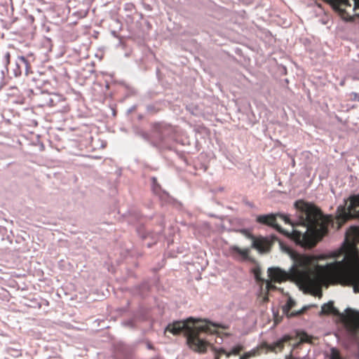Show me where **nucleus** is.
<instances>
[{
  "instance_id": "nucleus-5",
  "label": "nucleus",
  "mask_w": 359,
  "mask_h": 359,
  "mask_svg": "<svg viewBox=\"0 0 359 359\" xmlns=\"http://www.w3.org/2000/svg\"><path fill=\"white\" fill-rule=\"evenodd\" d=\"M333 314L339 316L346 328L350 332H355L359 329V311L346 309V314L340 313L334 306L333 302L330 301L321 306L320 315Z\"/></svg>"
},
{
  "instance_id": "nucleus-4",
  "label": "nucleus",
  "mask_w": 359,
  "mask_h": 359,
  "mask_svg": "<svg viewBox=\"0 0 359 359\" xmlns=\"http://www.w3.org/2000/svg\"><path fill=\"white\" fill-rule=\"evenodd\" d=\"M292 337L290 335H285L282 339L278 340L276 342L269 344L266 342H263L259 346L252 350L244 352L245 346L242 344H236L229 349L220 348L215 350L216 356L215 359H218L222 355L226 358L231 356H240L239 359H249L252 357L258 356L261 353L274 352L278 353L282 351L285 345L290 344Z\"/></svg>"
},
{
  "instance_id": "nucleus-3",
  "label": "nucleus",
  "mask_w": 359,
  "mask_h": 359,
  "mask_svg": "<svg viewBox=\"0 0 359 359\" xmlns=\"http://www.w3.org/2000/svg\"><path fill=\"white\" fill-rule=\"evenodd\" d=\"M219 327L226 328L209 321L194 322L192 318H189L186 321H175L168 324L165 332L175 335L184 332L189 346L194 351L203 353L211 344V339L206 338L205 335L210 337L217 334Z\"/></svg>"
},
{
  "instance_id": "nucleus-20",
  "label": "nucleus",
  "mask_w": 359,
  "mask_h": 359,
  "mask_svg": "<svg viewBox=\"0 0 359 359\" xmlns=\"http://www.w3.org/2000/svg\"><path fill=\"white\" fill-rule=\"evenodd\" d=\"M351 96L353 100L359 102V93H352Z\"/></svg>"
},
{
  "instance_id": "nucleus-23",
  "label": "nucleus",
  "mask_w": 359,
  "mask_h": 359,
  "mask_svg": "<svg viewBox=\"0 0 359 359\" xmlns=\"http://www.w3.org/2000/svg\"><path fill=\"white\" fill-rule=\"evenodd\" d=\"M287 253L290 255V257H292V250L290 249H288L287 250Z\"/></svg>"
},
{
  "instance_id": "nucleus-7",
  "label": "nucleus",
  "mask_w": 359,
  "mask_h": 359,
  "mask_svg": "<svg viewBox=\"0 0 359 359\" xmlns=\"http://www.w3.org/2000/svg\"><path fill=\"white\" fill-rule=\"evenodd\" d=\"M277 217H280L285 223L292 224L288 218L280 214L261 215L257 217L256 221L262 224L271 226L282 233H285L283 229L277 223Z\"/></svg>"
},
{
  "instance_id": "nucleus-22",
  "label": "nucleus",
  "mask_w": 359,
  "mask_h": 359,
  "mask_svg": "<svg viewBox=\"0 0 359 359\" xmlns=\"http://www.w3.org/2000/svg\"><path fill=\"white\" fill-rule=\"evenodd\" d=\"M292 351H290L289 355L286 356L285 359H292Z\"/></svg>"
},
{
  "instance_id": "nucleus-14",
  "label": "nucleus",
  "mask_w": 359,
  "mask_h": 359,
  "mask_svg": "<svg viewBox=\"0 0 359 359\" xmlns=\"http://www.w3.org/2000/svg\"><path fill=\"white\" fill-rule=\"evenodd\" d=\"M61 100V97L56 94L50 95L46 100V104L50 107H54Z\"/></svg>"
},
{
  "instance_id": "nucleus-16",
  "label": "nucleus",
  "mask_w": 359,
  "mask_h": 359,
  "mask_svg": "<svg viewBox=\"0 0 359 359\" xmlns=\"http://www.w3.org/2000/svg\"><path fill=\"white\" fill-rule=\"evenodd\" d=\"M18 59L22 64H23L25 65V74H28L31 67H30V65L28 62L27 60L24 56H19Z\"/></svg>"
},
{
  "instance_id": "nucleus-18",
  "label": "nucleus",
  "mask_w": 359,
  "mask_h": 359,
  "mask_svg": "<svg viewBox=\"0 0 359 359\" xmlns=\"http://www.w3.org/2000/svg\"><path fill=\"white\" fill-rule=\"evenodd\" d=\"M311 306H304L302 309L298 311H293L292 315L294 316H299L303 313L306 310H307Z\"/></svg>"
},
{
  "instance_id": "nucleus-24",
  "label": "nucleus",
  "mask_w": 359,
  "mask_h": 359,
  "mask_svg": "<svg viewBox=\"0 0 359 359\" xmlns=\"http://www.w3.org/2000/svg\"><path fill=\"white\" fill-rule=\"evenodd\" d=\"M287 236L289 237V238H292V233H286Z\"/></svg>"
},
{
  "instance_id": "nucleus-15",
  "label": "nucleus",
  "mask_w": 359,
  "mask_h": 359,
  "mask_svg": "<svg viewBox=\"0 0 359 359\" xmlns=\"http://www.w3.org/2000/svg\"><path fill=\"white\" fill-rule=\"evenodd\" d=\"M292 309V297H289L286 304L283 307V313L287 316V318H290L292 316V312L290 311Z\"/></svg>"
},
{
  "instance_id": "nucleus-12",
  "label": "nucleus",
  "mask_w": 359,
  "mask_h": 359,
  "mask_svg": "<svg viewBox=\"0 0 359 359\" xmlns=\"http://www.w3.org/2000/svg\"><path fill=\"white\" fill-rule=\"evenodd\" d=\"M230 252L233 254H238L241 256L243 259H248L250 253L249 248L241 249L238 246L233 245L230 248Z\"/></svg>"
},
{
  "instance_id": "nucleus-2",
  "label": "nucleus",
  "mask_w": 359,
  "mask_h": 359,
  "mask_svg": "<svg viewBox=\"0 0 359 359\" xmlns=\"http://www.w3.org/2000/svg\"><path fill=\"white\" fill-rule=\"evenodd\" d=\"M293 209V242L304 248H313L327 233L329 217L303 201L295 202Z\"/></svg>"
},
{
  "instance_id": "nucleus-17",
  "label": "nucleus",
  "mask_w": 359,
  "mask_h": 359,
  "mask_svg": "<svg viewBox=\"0 0 359 359\" xmlns=\"http://www.w3.org/2000/svg\"><path fill=\"white\" fill-rule=\"evenodd\" d=\"M330 359H341L337 349L334 348H331V356Z\"/></svg>"
},
{
  "instance_id": "nucleus-19",
  "label": "nucleus",
  "mask_w": 359,
  "mask_h": 359,
  "mask_svg": "<svg viewBox=\"0 0 359 359\" xmlns=\"http://www.w3.org/2000/svg\"><path fill=\"white\" fill-rule=\"evenodd\" d=\"M11 54L9 52L5 53L4 56V65L7 67L11 62Z\"/></svg>"
},
{
  "instance_id": "nucleus-10",
  "label": "nucleus",
  "mask_w": 359,
  "mask_h": 359,
  "mask_svg": "<svg viewBox=\"0 0 359 359\" xmlns=\"http://www.w3.org/2000/svg\"><path fill=\"white\" fill-rule=\"evenodd\" d=\"M265 286L261 285L260 292L259 294V298L262 299V303H266L269 302V294L271 291H275L278 290V287L273 284L270 278L264 282Z\"/></svg>"
},
{
  "instance_id": "nucleus-8",
  "label": "nucleus",
  "mask_w": 359,
  "mask_h": 359,
  "mask_svg": "<svg viewBox=\"0 0 359 359\" xmlns=\"http://www.w3.org/2000/svg\"><path fill=\"white\" fill-rule=\"evenodd\" d=\"M269 278L273 283H283L287 280L292 281V267L288 271H285L280 267L272 266L267 269Z\"/></svg>"
},
{
  "instance_id": "nucleus-11",
  "label": "nucleus",
  "mask_w": 359,
  "mask_h": 359,
  "mask_svg": "<svg viewBox=\"0 0 359 359\" xmlns=\"http://www.w3.org/2000/svg\"><path fill=\"white\" fill-rule=\"evenodd\" d=\"M296 338L293 337V348L300 342H309L311 340V337L306 333L303 332H297Z\"/></svg>"
},
{
  "instance_id": "nucleus-1",
  "label": "nucleus",
  "mask_w": 359,
  "mask_h": 359,
  "mask_svg": "<svg viewBox=\"0 0 359 359\" xmlns=\"http://www.w3.org/2000/svg\"><path fill=\"white\" fill-rule=\"evenodd\" d=\"M331 280L352 285L359 292V257L353 245L345 243L337 251L312 257L293 250V283L300 290H318Z\"/></svg>"
},
{
  "instance_id": "nucleus-6",
  "label": "nucleus",
  "mask_w": 359,
  "mask_h": 359,
  "mask_svg": "<svg viewBox=\"0 0 359 359\" xmlns=\"http://www.w3.org/2000/svg\"><path fill=\"white\" fill-rule=\"evenodd\" d=\"M246 236L252 241V248L261 253L269 252L277 238L275 236L270 237L255 236L250 233H245Z\"/></svg>"
},
{
  "instance_id": "nucleus-13",
  "label": "nucleus",
  "mask_w": 359,
  "mask_h": 359,
  "mask_svg": "<svg viewBox=\"0 0 359 359\" xmlns=\"http://www.w3.org/2000/svg\"><path fill=\"white\" fill-rule=\"evenodd\" d=\"M252 272L254 275L257 283L259 284L260 287L261 285H264V282L266 280L262 276V272L261 268L259 266H255L252 269Z\"/></svg>"
},
{
  "instance_id": "nucleus-21",
  "label": "nucleus",
  "mask_w": 359,
  "mask_h": 359,
  "mask_svg": "<svg viewBox=\"0 0 359 359\" xmlns=\"http://www.w3.org/2000/svg\"><path fill=\"white\" fill-rule=\"evenodd\" d=\"M327 20H328V18L327 16H324L322 19L319 20V21L323 24V25H326L327 22Z\"/></svg>"
},
{
  "instance_id": "nucleus-9",
  "label": "nucleus",
  "mask_w": 359,
  "mask_h": 359,
  "mask_svg": "<svg viewBox=\"0 0 359 359\" xmlns=\"http://www.w3.org/2000/svg\"><path fill=\"white\" fill-rule=\"evenodd\" d=\"M348 200L349 203L347 204L346 208L339 215L343 220L353 217H359V211L355 210L357 207H359V195L351 196Z\"/></svg>"
}]
</instances>
